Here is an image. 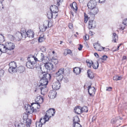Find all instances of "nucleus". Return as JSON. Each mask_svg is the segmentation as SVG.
I'll return each mask as SVG.
<instances>
[{"instance_id":"f257e3e1","label":"nucleus","mask_w":127,"mask_h":127,"mask_svg":"<svg viewBox=\"0 0 127 127\" xmlns=\"http://www.w3.org/2000/svg\"><path fill=\"white\" fill-rule=\"evenodd\" d=\"M39 73L40 79L39 83L37 84V88L40 89L41 94L44 95L48 91L46 86L48 84V80L51 79V76L50 74L45 72L40 71Z\"/></svg>"},{"instance_id":"f03ea898","label":"nucleus","mask_w":127,"mask_h":127,"mask_svg":"<svg viewBox=\"0 0 127 127\" xmlns=\"http://www.w3.org/2000/svg\"><path fill=\"white\" fill-rule=\"evenodd\" d=\"M28 61L26 63V66L28 68H32L34 67V65L36 62V61L34 58V56L30 55L28 57Z\"/></svg>"},{"instance_id":"7ed1b4c3","label":"nucleus","mask_w":127,"mask_h":127,"mask_svg":"<svg viewBox=\"0 0 127 127\" xmlns=\"http://www.w3.org/2000/svg\"><path fill=\"white\" fill-rule=\"evenodd\" d=\"M37 58L34 56V58L36 61L42 62L44 63L49 62V59L48 57L45 56L43 53L37 55Z\"/></svg>"},{"instance_id":"20e7f679","label":"nucleus","mask_w":127,"mask_h":127,"mask_svg":"<svg viewBox=\"0 0 127 127\" xmlns=\"http://www.w3.org/2000/svg\"><path fill=\"white\" fill-rule=\"evenodd\" d=\"M32 107V105L30 106L28 104H26L24 105V108L26 110V112L28 114L32 113L34 112V109Z\"/></svg>"},{"instance_id":"39448f33","label":"nucleus","mask_w":127,"mask_h":127,"mask_svg":"<svg viewBox=\"0 0 127 127\" xmlns=\"http://www.w3.org/2000/svg\"><path fill=\"white\" fill-rule=\"evenodd\" d=\"M97 2L95 0H90L88 3L87 6L89 9H93L96 7Z\"/></svg>"},{"instance_id":"423d86ee","label":"nucleus","mask_w":127,"mask_h":127,"mask_svg":"<svg viewBox=\"0 0 127 127\" xmlns=\"http://www.w3.org/2000/svg\"><path fill=\"white\" fill-rule=\"evenodd\" d=\"M55 113V110L53 108H50L46 111V114L45 115L47 117H48L49 119L54 115Z\"/></svg>"},{"instance_id":"0eeeda50","label":"nucleus","mask_w":127,"mask_h":127,"mask_svg":"<svg viewBox=\"0 0 127 127\" xmlns=\"http://www.w3.org/2000/svg\"><path fill=\"white\" fill-rule=\"evenodd\" d=\"M5 43L7 50H12L15 48V45L13 43L11 42H7Z\"/></svg>"},{"instance_id":"6e6552de","label":"nucleus","mask_w":127,"mask_h":127,"mask_svg":"<svg viewBox=\"0 0 127 127\" xmlns=\"http://www.w3.org/2000/svg\"><path fill=\"white\" fill-rule=\"evenodd\" d=\"M44 65L45 68L46 70V72H49L51 69L52 70L53 68V65L52 63L49 62L46 63Z\"/></svg>"},{"instance_id":"1a4fd4ad","label":"nucleus","mask_w":127,"mask_h":127,"mask_svg":"<svg viewBox=\"0 0 127 127\" xmlns=\"http://www.w3.org/2000/svg\"><path fill=\"white\" fill-rule=\"evenodd\" d=\"M49 21H47L43 25H41L39 27V29L40 31L43 32L45 31L47 28V27L46 25V24L47 25V26L48 27H50L49 25Z\"/></svg>"},{"instance_id":"9d476101","label":"nucleus","mask_w":127,"mask_h":127,"mask_svg":"<svg viewBox=\"0 0 127 127\" xmlns=\"http://www.w3.org/2000/svg\"><path fill=\"white\" fill-rule=\"evenodd\" d=\"M61 85L58 81L54 82L52 84V88L55 90H57L60 88Z\"/></svg>"},{"instance_id":"9b49d317","label":"nucleus","mask_w":127,"mask_h":127,"mask_svg":"<svg viewBox=\"0 0 127 127\" xmlns=\"http://www.w3.org/2000/svg\"><path fill=\"white\" fill-rule=\"evenodd\" d=\"M88 92L90 95L93 96L95 94V89L94 87H92L91 86L88 87Z\"/></svg>"},{"instance_id":"f8f14e48","label":"nucleus","mask_w":127,"mask_h":127,"mask_svg":"<svg viewBox=\"0 0 127 127\" xmlns=\"http://www.w3.org/2000/svg\"><path fill=\"white\" fill-rule=\"evenodd\" d=\"M39 103H32L31 104V105L33 109H34V112H36L39 111L38 109L40 107V106Z\"/></svg>"},{"instance_id":"ddd939ff","label":"nucleus","mask_w":127,"mask_h":127,"mask_svg":"<svg viewBox=\"0 0 127 127\" xmlns=\"http://www.w3.org/2000/svg\"><path fill=\"white\" fill-rule=\"evenodd\" d=\"M57 92L54 90H51L49 92L48 96L51 99H54L55 98L56 96Z\"/></svg>"},{"instance_id":"4468645a","label":"nucleus","mask_w":127,"mask_h":127,"mask_svg":"<svg viewBox=\"0 0 127 127\" xmlns=\"http://www.w3.org/2000/svg\"><path fill=\"white\" fill-rule=\"evenodd\" d=\"M96 26L95 22L94 20H90L89 22L88 28L89 29L94 28Z\"/></svg>"},{"instance_id":"2eb2a0df","label":"nucleus","mask_w":127,"mask_h":127,"mask_svg":"<svg viewBox=\"0 0 127 127\" xmlns=\"http://www.w3.org/2000/svg\"><path fill=\"white\" fill-rule=\"evenodd\" d=\"M49 61H50L53 63L54 64L55 66L56 67H57V65L58 63V61L56 57H52L51 58L50 57V59H49Z\"/></svg>"},{"instance_id":"dca6fc26","label":"nucleus","mask_w":127,"mask_h":127,"mask_svg":"<svg viewBox=\"0 0 127 127\" xmlns=\"http://www.w3.org/2000/svg\"><path fill=\"white\" fill-rule=\"evenodd\" d=\"M7 51L5 43L4 44H0V51L1 52L4 53L6 52Z\"/></svg>"},{"instance_id":"f3484780","label":"nucleus","mask_w":127,"mask_h":127,"mask_svg":"<svg viewBox=\"0 0 127 127\" xmlns=\"http://www.w3.org/2000/svg\"><path fill=\"white\" fill-rule=\"evenodd\" d=\"M50 11L53 13H57L58 11V8L55 5H52L50 7Z\"/></svg>"},{"instance_id":"a211bd4d","label":"nucleus","mask_w":127,"mask_h":127,"mask_svg":"<svg viewBox=\"0 0 127 127\" xmlns=\"http://www.w3.org/2000/svg\"><path fill=\"white\" fill-rule=\"evenodd\" d=\"M34 32L31 30H28L27 32V36L31 39L34 36Z\"/></svg>"},{"instance_id":"6ab92c4d","label":"nucleus","mask_w":127,"mask_h":127,"mask_svg":"<svg viewBox=\"0 0 127 127\" xmlns=\"http://www.w3.org/2000/svg\"><path fill=\"white\" fill-rule=\"evenodd\" d=\"M49 120V118L47 117L45 115L44 117H42L40 119L39 121L42 124H45L46 122L48 121Z\"/></svg>"},{"instance_id":"aec40b11","label":"nucleus","mask_w":127,"mask_h":127,"mask_svg":"<svg viewBox=\"0 0 127 127\" xmlns=\"http://www.w3.org/2000/svg\"><path fill=\"white\" fill-rule=\"evenodd\" d=\"M15 37L19 41L22 38V32H17L15 34Z\"/></svg>"},{"instance_id":"412c9836","label":"nucleus","mask_w":127,"mask_h":127,"mask_svg":"<svg viewBox=\"0 0 127 127\" xmlns=\"http://www.w3.org/2000/svg\"><path fill=\"white\" fill-rule=\"evenodd\" d=\"M64 69L63 68L60 69L56 73V77H59L60 76V75H62L64 74Z\"/></svg>"},{"instance_id":"4be33fe9","label":"nucleus","mask_w":127,"mask_h":127,"mask_svg":"<svg viewBox=\"0 0 127 127\" xmlns=\"http://www.w3.org/2000/svg\"><path fill=\"white\" fill-rule=\"evenodd\" d=\"M43 98L41 96L39 95L37 96L35 100L37 103L41 104L43 102Z\"/></svg>"},{"instance_id":"5701e85b","label":"nucleus","mask_w":127,"mask_h":127,"mask_svg":"<svg viewBox=\"0 0 127 127\" xmlns=\"http://www.w3.org/2000/svg\"><path fill=\"white\" fill-rule=\"evenodd\" d=\"M74 110L75 112L77 114H80L82 113L81 107L80 106L75 107L74 108Z\"/></svg>"},{"instance_id":"b1692460","label":"nucleus","mask_w":127,"mask_h":127,"mask_svg":"<svg viewBox=\"0 0 127 127\" xmlns=\"http://www.w3.org/2000/svg\"><path fill=\"white\" fill-rule=\"evenodd\" d=\"M8 72L10 73L13 74L17 72V68L9 67L8 69Z\"/></svg>"},{"instance_id":"393cba45","label":"nucleus","mask_w":127,"mask_h":127,"mask_svg":"<svg viewBox=\"0 0 127 127\" xmlns=\"http://www.w3.org/2000/svg\"><path fill=\"white\" fill-rule=\"evenodd\" d=\"M88 76L90 79H92L94 77L93 73L90 70H89L87 71Z\"/></svg>"},{"instance_id":"a878e982","label":"nucleus","mask_w":127,"mask_h":127,"mask_svg":"<svg viewBox=\"0 0 127 127\" xmlns=\"http://www.w3.org/2000/svg\"><path fill=\"white\" fill-rule=\"evenodd\" d=\"M73 71L76 75L79 74L81 72L80 68L78 67H75Z\"/></svg>"},{"instance_id":"bb28decb","label":"nucleus","mask_w":127,"mask_h":127,"mask_svg":"<svg viewBox=\"0 0 127 127\" xmlns=\"http://www.w3.org/2000/svg\"><path fill=\"white\" fill-rule=\"evenodd\" d=\"M113 39L112 40V41H114V42H116V40H118V35L115 33H113L112 35Z\"/></svg>"},{"instance_id":"cd10ccee","label":"nucleus","mask_w":127,"mask_h":127,"mask_svg":"<svg viewBox=\"0 0 127 127\" xmlns=\"http://www.w3.org/2000/svg\"><path fill=\"white\" fill-rule=\"evenodd\" d=\"M9 67L16 68L17 67L16 63L14 61H12L9 63Z\"/></svg>"},{"instance_id":"c85d7f7f","label":"nucleus","mask_w":127,"mask_h":127,"mask_svg":"<svg viewBox=\"0 0 127 127\" xmlns=\"http://www.w3.org/2000/svg\"><path fill=\"white\" fill-rule=\"evenodd\" d=\"M26 125L27 127H30L31 123V120L29 119H27L26 120Z\"/></svg>"},{"instance_id":"c756f323","label":"nucleus","mask_w":127,"mask_h":127,"mask_svg":"<svg viewBox=\"0 0 127 127\" xmlns=\"http://www.w3.org/2000/svg\"><path fill=\"white\" fill-rule=\"evenodd\" d=\"M53 13L52 11H48L47 13V16L49 19H51L53 17Z\"/></svg>"},{"instance_id":"7c9ffc66","label":"nucleus","mask_w":127,"mask_h":127,"mask_svg":"<svg viewBox=\"0 0 127 127\" xmlns=\"http://www.w3.org/2000/svg\"><path fill=\"white\" fill-rule=\"evenodd\" d=\"M25 70V68L22 66H20L18 68V71L20 73H21L24 71Z\"/></svg>"},{"instance_id":"2f4dec72","label":"nucleus","mask_w":127,"mask_h":127,"mask_svg":"<svg viewBox=\"0 0 127 127\" xmlns=\"http://www.w3.org/2000/svg\"><path fill=\"white\" fill-rule=\"evenodd\" d=\"M79 122V119L78 116H75L74 117V119L73 120V124L78 123V122Z\"/></svg>"},{"instance_id":"473e14b6","label":"nucleus","mask_w":127,"mask_h":127,"mask_svg":"<svg viewBox=\"0 0 127 127\" xmlns=\"http://www.w3.org/2000/svg\"><path fill=\"white\" fill-rule=\"evenodd\" d=\"M100 44L98 43H95L93 45L94 48L96 50H97L98 48L100 46Z\"/></svg>"},{"instance_id":"72a5a7b5","label":"nucleus","mask_w":127,"mask_h":127,"mask_svg":"<svg viewBox=\"0 0 127 127\" xmlns=\"http://www.w3.org/2000/svg\"><path fill=\"white\" fill-rule=\"evenodd\" d=\"M86 62L87 63V65L88 67H90L93 64V63L91 60H87L86 61Z\"/></svg>"},{"instance_id":"f704fd0d","label":"nucleus","mask_w":127,"mask_h":127,"mask_svg":"<svg viewBox=\"0 0 127 127\" xmlns=\"http://www.w3.org/2000/svg\"><path fill=\"white\" fill-rule=\"evenodd\" d=\"M113 79L114 80L117 81L121 80L122 79V77L121 76H119L117 75H115L113 77Z\"/></svg>"},{"instance_id":"c9c22d12","label":"nucleus","mask_w":127,"mask_h":127,"mask_svg":"<svg viewBox=\"0 0 127 127\" xmlns=\"http://www.w3.org/2000/svg\"><path fill=\"white\" fill-rule=\"evenodd\" d=\"M81 112H87L88 111V109L87 106H84L82 108L81 107Z\"/></svg>"},{"instance_id":"e433bc0d","label":"nucleus","mask_w":127,"mask_h":127,"mask_svg":"<svg viewBox=\"0 0 127 127\" xmlns=\"http://www.w3.org/2000/svg\"><path fill=\"white\" fill-rule=\"evenodd\" d=\"M99 64L97 61H96V63H95L94 64L93 63V68L95 69H97L98 67Z\"/></svg>"},{"instance_id":"4c0bfd02","label":"nucleus","mask_w":127,"mask_h":127,"mask_svg":"<svg viewBox=\"0 0 127 127\" xmlns=\"http://www.w3.org/2000/svg\"><path fill=\"white\" fill-rule=\"evenodd\" d=\"M7 37L8 39L11 41L14 40L15 39V37L13 35L11 34L8 35Z\"/></svg>"},{"instance_id":"58836bf2","label":"nucleus","mask_w":127,"mask_h":127,"mask_svg":"<svg viewBox=\"0 0 127 127\" xmlns=\"http://www.w3.org/2000/svg\"><path fill=\"white\" fill-rule=\"evenodd\" d=\"M77 4L76 3H73V4H72V6H71V7L72 8V7L73 9L76 11L77 9Z\"/></svg>"},{"instance_id":"ea45409f","label":"nucleus","mask_w":127,"mask_h":127,"mask_svg":"<svg viewBox=\"0 0 127 127\" xmlns=\"http://www.w3.org/2000/svg\"><path fill=\"white\" fill-rule=\"evenodd\" d=\"M42 124L40 121L37 122L36 123V127H42Z\"/></svg>"},{"instance_id":"a19ab883","label":"nucleus","mask_w":127,"mask_h":127,"mask_svg":"<svg viewBox=\"0 0 127 127\" xmlns=\"http://www.w3.org/2000/svg\"><path fill=\"white\" fill-rule=\"evenodd\" d=\"M93 9H94V10L93 11H92L94 13V14H95V15L96 14L98 13L99 11L98 8L95 7Z\"/></svg>"},{"instance_id":"79ce46f5","label":"nucleus","mask_w":127,"mask_h":127,"mask_svg":"<svg viewBox=\"0 0 127 127\" xmlns=\"http://www.w3.org/2000/svg\"><path fill=\"white\" fill-rule=\"evenodd\" d=\"M5 40L4 36L1 34H0V42H3Z\"/></svg>"},{"instance_id":"37998d69","label":"nucleus","mask_w":127,"mask_h":127,"mask_svg":"<svg viewBox=\"0 0 127 127\" xmlns=\"http://www.w3.org/2000/svg\"><path fill=\"white\" fill-rule=\"evenodd\" d=\"M65 52H66L67 54H70L71 55H72V54L70 50L69 49H67L65 50Z\"/></svg>"},{"instance_id":"c03bdc74","label":"nucleus","mask_w":127,"mask_h":127,"mask_svg":"<svg viewBox=\"0 0 127 127\" xmlns=\"http://www.w3.org/2000/svg\"><path fill=\"white\" fill-rule=\"evenodd\" d=\"M73 127H82L81 125L78 123L73 124Z\"/></svg>"},{"instance_id":"a18cd8bd","label":"nucleus","mask_w":127,"mask_h":127,"mask_svg":"<svg viewBox=\"0 0 127 127\" xmlns=\"http://www.w3.org/2000/svg\"><path fill=\"white\" fill-rule=\"evenodd\" d=\"M22 37L24 38H26L27 36V32H26V31H25L22 33Z\"/></svg>"},{"instance_id":"49530a36","label":"nucleus","mask_w":127,"mask_h":127,"mask_svg":"<svg viewBox=\"0 0 127 127\" xmlns=\"http://www.w3.org/2000/svg\"><path fill=\"white\" fill-rule=\"evenodd\" d=\"M44 39L43 37L40 36L38 39V41L39 42H41L44 40Z\"/></svg>"},{"instance_id":"de8ad7c7","label":"nucleus","mask_w":127,"mask_h":127,"mask_svg":"<svg viewBox=\"0 0 127 127\" xmlns=\"http://www.w3.org/2000/svg\"><path fill=\"white\" fill-rule=\"evenodd\" d=\"M122 24L125 25L127 26V18H126L123 20Z\"/></svg>"},{"instance_id":"09e8293b","label":"nucleus","mask_w":127,"mask_h":127,"mask_svg":"<svg viewBox=\"0 0 127 127\" xmlns=\"http://www.w3.org/2000/svg\"><path fill=\"white\" fill-rule=\"evenodd\" d=\"M105 48V47H102L100 45V46L98 48V49L97 51H101Z\"/></svg>"},{"instance_id":"8fccbe9b","label":"nucleus","mask_w":127,"mask_h":127,"mask_svg":"<svg viewBox=\"0 0 127 127\" xmlns=\"http://www.w3.org/2000/svg\"><path fill=\"white\" fill-rule=\"evenodd\" d=\"M63 1V0H57V5L59 6Z\"/></svg>"},{"instance_id":"3c124183","label":"nucleus","mask_w":127,"mask_h":127,"mask_svg":"<svg viewBox=\"0 0 127 127\" xmlns=\"http://www.w3.org/2000/svg\"><path fill=\"white\" fill-rule=\"evenodd\" d=\"M107 58V56L106 55H104L102 57V58H101V59L104 61H105L106 60V59Z\"/></svg>"},{"instance_id":"603ef678","label":"nucleus","mask_w":127,"mask_h":127,"mask_svg":"<svg viewBox=\"0 0 127 127\" xmlns=\"http://www.w3.org/2000/svg\"><path fill=\"white\" fill-rule=\"evenodd\" d=\"M117 118H114L111 120V122L112 124L115 123L116 122Z\"/></svg>"},{"instance_id":"864d4df0","label":"nucleus","mask_w":127,"mask_h":127,"mask_svg":"<svg viewBox=\"0 0 127 127\" xmlns=\"http://www.w3.org/2000/svg\"><path fill=\"white\" fill-rule=\"evenodd\" d=\"M85 18L84 19V21L85 23H86L87 22L88 20V16L86 14H84Z\"/></svg>"},{"instance_id":"5fc2aeb1","label":"nucleus","mask_w":127,"mask_h":127,"mask_svg":"<svg viewBox=\"0 0 127 127\" xmlns=\"http://www.w3.org/2000/svg\"><path fill=\"white\" fill-rule=\"evenodd\" d=\"M89 14L91 17H94L95 16V14H94V13L92 11L89 13Z\"/></svg>"},{"instance_id":"6e6d98bb","label":"nucleus","mask_w":127,"mask_h":127,"mask_svg":"<svg viewBox=\"0 0 127 127\" xmlns=\"http://www.w3.org/2000/svg\"><path fill=\"white\" fill-rule=\"evenodd\" d=\"M85 38H84L85 40H88L89 38V36L88 35L86 34L85 35Z\"/></svg>"},{"instance_id":"4d7b16f0","label":"nucleus","mask_w":127,"mask_h":127,"mask_svg":"<svg viewBox=\"0 0 127 127\" xmlns=\"http://www.w3.org/2000/svg\"><path fill=\"white\" fill-rule=\"evenodd\" d=\"M70 29H71L73 28V24L71 23H69L68 25Z\"/></svg>"},{"instance_id":"13d9d810","label":"nucleus","mask_w":127,"mask_h":127,"mask_svg":"<svg viewBox=\"0 0 127 127\" xmlns=\"http://www.w3.org/2000/svg\"><path fill=\"white\" fill-rule=\"evenodd\" d=\"M112 89V88L111 87H107L106 90L110 91H111Z\"/></svg>"},{"instance_id":"bf43d9fd","label":"nucleus","mask_w":127,"mask_h":127,"mask_svg":"<svg viewBox=\"0 0 127 127\" xmlns=\"http://www.w3.org/2000/svg\"><path fill=\"white\" fill-rule=\"evenodd\" d=\"M83 46L81 44H80L79 47L78 48V49L80 51L82 49V48H83Z\"/></svg>"},{"instance_id":"052dcab7","label":"nucleus","mask_w":127,"mask_h":127,"mask_svg":"<svg viewBox=\"0 0 127 127\" xmlns=\"http://www.w3.org/2000/svg\"><path fill=\"white\" fill-rule=\"evenodd\" d=\"M120 28L121 30H123L125 29V27L123 26L122 25H120Z\"/></svg>"},{"instance_id":"680f3d73","label":"nucleus","mask_w":127,"mask_h":127,"mask_svg":"<svg viewBox=\"0 0 127 127\" xmlns=\"http://www.w3.org/2000/svg\"><path fill=\"white\" fill-rule=\"evenodd\" d=\"M106 0H99V2L100 3H104Z\"/></svg>"},{"instance_id":"e2e57ef3","label":"nucleus","mask_w":127,"mask_h":127,"mask_svg":"<svg viewBox=\"0 0 127 127\" xmlns=\"http://www.w3.org/2000/svg\"><path fill=\"white\" fill-rule=\"evenodd\" d=\"M120 45L118 46L117 47V48L115 50H113V52H114L116 51H117L119 50V48L120 47Z\"/></svg>"},{"instance_id":"0e129e2a","label":"nucleus","mask_w":127,"mask_h":127,"mask_svg":"<svg viewBox=\"0 0 127 127\" xmlns=\"http://www.w3.org/2000/svg\"><path fill=\"white\" fill-rule=\"evenodd\" d=\"M60 77H59V79L60 80H61L63 78V76L62 75H60Z\"/></svg>"},{"instance_id":"69168bd1","label":"nucleus","mask_w":127,"mask_h":127,"mask_svg":"<svg viewBox=\"0 0 127 127\" xmlns=\"http://www.w3.org/2000/svg\"><path fill=\"white\" fill-rule=\"evenodd\" d=\"M96 119V117L95 116H94L92 118V121L93 122Z\"/></svg>"},{"instance_id":"338daca9","label":"nucleus","mask_w":127,"mask_h":127,"mask_svg":"<svg viewBox=\"0 0 127 127\" xmlns=\"http://www.w3.org/2000/svg\"><path fill=\"white\" fill-rule=\"evenodd\" d=\"M126 59H127L126 57L125 56H123V58H122V61H123L124 60Z\"/></svg>"},{"instance_id":"774afa93","label":"nucleus","mask_w":127,"mask_h":127,"mask_svg":"<svg viewBox=\"0 0 127 127\" xmlns=\"http://www.w3.org/2000/svg\"><path fill=\"white\" fill-rule=\"evenodd\" d=\"M94 55H95V56L96 57H97V58H98V54L96 53H95V54H94Z\"/></svg>"}]
</instances>
